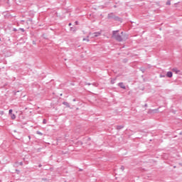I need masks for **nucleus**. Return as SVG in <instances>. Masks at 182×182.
Returning <instances> with one entry per match:
<instances>
[{"label": "nucleus", "instance_id": "1", "mask_svg": "<svg viewBox=\"0 0 182 182\" xmlns=\"http://www.w3.org/2000/svg\"><path fill=\"white\" fill-rule=\"evenodd\" d=\"M112 38H114L117 41H119V42H122V36H119V31H113Z\"/></svg>", "mask_w": 182, "mask_h": 182}, {"label": "nucleus", "instance_id": "2", "mask_svg": "<svg viewBox=\"0 0 182 182\" xmlns=\"http://www.w3.org/2000/svg\"><path fill=\"white\" fill-rule=\"evenodd\" d=\"M90 36H92V38H97L102 35V32L98 31L93 33H90Z\"/></svg>", "mask_w": 182, "mask_h": 182}, {"label": "nucleus", "instance_id": "3", "mask_svg": "<svg viewBox=\"0 0 182 182\" xmlns=\"http://www.w3.org/2000/svg\"><path fill=\"white\" fill-rule=\"evenodd\" d=\"M172 71H173L175 73H176V75H178V73H180V70H178L177 68H173Z\"/></svg>", "mask_w": 182, "mask_h": 182}, {"label": "nucleus", "instance_id": "4", "mask_svg": "<svg viewBox=\"0 0 182 182\" xmlns=\"http://www.w3.org/2000/svg\"><path fill=\"white\" fill-rule=\"evenodd\" d=\"M166 76L168 77H173V73L171 72H168L167 74H166Z\"/></svg>", "mask_w": 182, "mask_h": 182}, {"label": "nucleus", "instance_id": "5", "mask_svg": "<svg viewBox=\"0 0 182 182\" xmlns=\"http://www.w3.org/2000/svg\"><path fill=\"white\" fill-rule=\"evenodd\" d=\"M10 116L12 120H15L16 119V115H15V114H11Z\"/></svg>", "mask_w": 182, "mask_h": 182}, {"label": "nucleus", "instance_id": "6", "mask_svg": "<svg viewBox=\"0 0 182 182\" xmlns=\"http://www.w3.org/2000/svg\"><path fill=\"white\" fill-rule=\"evenodd\" d=\"M119 86L122 87V89H126V87L124 86V84H123V82L119 83Z\"/></svg>", "mask_w": 182, "mask_h": 182}, {"label": "nucleus", "instance_id": "7", "mask_svg": "<svg viewBox=\"0 0 182 182\" xmlns=\"http://www.w3.org/2000/svg\"><path fill=\"white\" fill-rule=\"evenodd\" d=\"M83 41H86L87 42H89V36H87V38H83Z\"/></svg>", "mask_w": 182, "mask_h": 182}, {"label": "nucleus", "instance_id": "8", "mask_svg": "<svg viewBox=\"0 0 182 182\" xmlns=\"http://www.w3.org/2000/svg\"><path fill=\"white\" fill-rule=\"evenodd\" d=\"M166 5H171V2L170 1H168L166 2Z\"/></svg>", "mask_w": 182, "mask_h": 182}, {"label": "nucleus", "instance_id": "9", "mask_svg": "<svg viewBox=\"0 0 182 182\" xmlns=\"http://www.w3.org/2000/svg\"><path fill=\"white\" fill-rule=\"evenodd\" d=\"M12 109H9V114L11 115V114H12Z\"/></svg>", "mask_w": 182, "mask_h": 182}, {"label": "nucleus", "instance_id": "10", "mask_svg": "<svg viewBox=\"0 0 182 182\" xmlns=\"http://www.w3.org/2000/svg\"><path fill=\"white\" fill-rule=\"evenodd\" d=\"M0 114H4V111H1Z\"/></svg>", "mask_w": 182, "mask_h": 182}, {"label": "nucleus", "instance_id": "11", "mask_svg": "<svg viewBox=\"0 0 182 182\" xmlns=\"http://www.w3.org/2000/svg\"><path fill=\"white\" fill-rule=\"evenodd\" d=\"M68 25H69V26H72V23H70Z\"/></svg>", "mask_w": 182, "mask_h": 182}, {"label": "nucleus", "instance_id": "12", "mask_svg": "<svg viewBox=\"0 0 182 182\" xmlns=\"http://www.w3.org/2000/svg\"><path fill=\"white\" fill-rule=\"evenodd\" d=\"M75 25H78V23H77V21H75Z\"/></svg>", "mask_w": 182, "mask_h": 182}, {"label": "nucleus", "instance_id": "13", "mask_svg": "<svg viewBox=\"0 0 182 182\" xmlns=\"http://www.w3.org/2000/svg\"><path fill=\"white\" fill-rule=\"evenodd\" d=\"M63 105H68L67 102H63Z\"/></svg>", "mask_w": 182, "mask_h": 182}, {"label": "nucleus", "instance_id": "14", "mask_svg": "<svg viewBox=\"0 0 182 182\" xmlns=\"http://www.w3.org/2000/svg\"><path fill=\"white\" fill-rule=\"evenodd\" d=\"M21 31H22V32H23L24 31H23V29H21Z\"/></svg>", "mask_w": 182, "mask_h": 182}, {"label": "nucleus", "instance_id": "15", "mask_svg": "<svg viewBox=\"0 0 182 182\" xmlns=\"http://www.w3.org/2000/svg\"><path fill=\"white\" fill-rule=\"evenodd\" d=\"M0 41H1V38H0Z\"/></svg>", "mask_w": 182, "mask_h": 182}]
</instances>
